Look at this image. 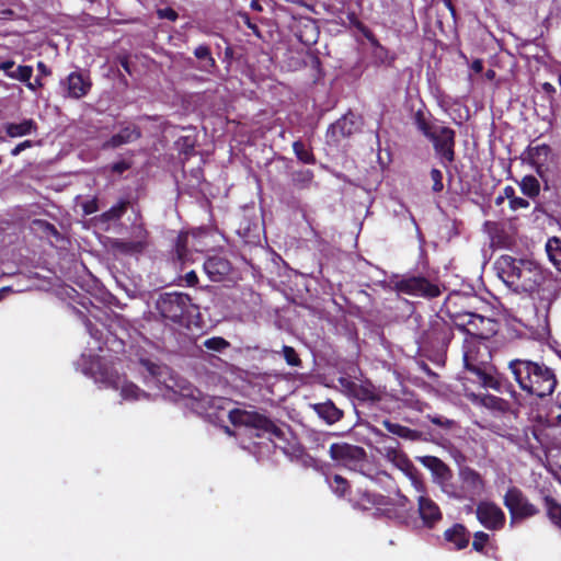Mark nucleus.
Listing matches in <instances>:
<instances>
[{"label": "nucleus", "instance_id": "obj_9", "mask_svg": "<svg viewBox=\"0 0 561 561\" xmlns=\"http://www.w3.org/2000/svg\"><path fill=\"white\" fill-rule=\"evenodd\" d=\"M329 455L336 465L351 470H362L367 460V453L363 447L346 442L332 443Z\"/></svg>", "mask_w": 561, "mask_h": 561}, {"label": "nucleus", "instance_id": "obj_40", "mask_svg": "<svg viewBox=\"0 0 561 561\" xmlns=\"http://www.w3.org/2000/svg\"><path fill=\"white\" fill-rule=\"evenodd\" d=\"M32 227L34 230L43 232L46 237H59L57 228L44 219H34Z\"/></svg>", "mask_w": 561, "mask_h": 561}, {"label": "nucleus", "instance_id": "obj_24", "mask_svg": "<svg viewBox=\"0 0 561 561\" xmlns=\"http://www.w3.org/2000/svg\"><path fill=\"white\" fill-rule=\"evenodd\" d=\"M367 41L369 42V44L373 47L371 58H373L374 66H376V67H381V66L392 67L397 59V55L393 53H390V50L388 48H386L383 45H381V43L376 37V35H373Z\"/></svg>", "mask_w": 561, "mask_h": 561}, {"label": "nucleus", "instance_id": "obj_57", "mask_svg": "<svg viewBox=\"0 0 561 561\" xmlns=\"http://www.w3.org/2000/svg\"><path fill=\"white\" fill-rule=\"evenodd\" d=\"M99 209L98 201L95 198L88 201L83 204V213L85 215H91L96 213Z\"/></svg>", "mask_w": 561, "mask_h": 561}, {"label": "nucleus", "instance_id": "obj_34", "mask_svg": "<svg viewBox=\"0 0 561 561\" xmlns=\"http://www.w3.org/2000/svg\"><path fill=\"white\" fill-rule=\"evenodd\" d=\"M293 150L296 158L305 164H316L317 159L311 148H308L302 140L293 142Z\"/></svg>", "mask_w": 561, "mask_h": 561}, {"label": "nucleus", "instance_id": "obj_61", "mask_svg": "<svg viewBox=\"0 0 561 561\" xmlns=\"http://www.w3.org/2000/svg\"><path fill=\"white\" fill-rule=\"evenodd\" d=\"M119 65L122 66V68L127 72V73H131V70H130V62H129V59L127 56H124V57H121L119 58Z\"/></svg>", "mask_w": 561, "mask_h": 561}, {"label": "nucleus", "instance_id": "obj_37", "mask_svg": "<svg viewBox=\"0 0 561 561\" xmlns=\"http://www.w3.org/2000/svg\"><path fill=\"white\" fill-rule=\"evenodd\" d=\"M314 178L313 171L301 169L291 173V183L299 190L308 188Z\"/></svg>", "mask_w": 561, "mask_h": 561}, {"label": "nucleus", "instance_id": "obj_27", "mask_svg": "<svg viewBox=\"0 0 561 561\" xmlns=\"http://www.w3.org/2000/svg\"><path fill=\"white\" fill-rule=\"evenodd\" d=\"M432 114L428 112L423 104L422 107L416 110L412 116L413 124L416 129L427 139L437 127H435L431 121Z\"/></svg>", "mask_w": 561, "mask_h": 561}, {"label": "nucleus", "instance_id": "obj_35", "mask_svg": "<svg viewBox=\"0 0 561 561\" xmlns=\"http://www.w3.org/2000/svg\"><path fill=\"white\" fill-rule=\"evenodd\" d=\"M543 502L548 518L554 526L561 529V504L550 495H545Z\"/></svg>", "mask_w": 561, "mask_h": 561}, {"label": "nucleus", "instance_id": "obj_46", "mask_svg": "<svg viewBox=\"0 0 561 561\" xmlns=\"http://www.w3.org/2000/svg\"><path fill=\"white\" fill-rule=\"evenodd\" d=\"M430 422L436 426H439L445 430H450L456 425V422L454 420L447 419L444 415L435 414V415H427Z\"/></svg>", "mask_w": 561, "mask_h": 561}, {"label": "nucleus", "instance_id": "obj_64", "mask_svg": "<svg viewBox=\"0 0 561 561\" xmlns=\"http://www.w3.org/2000/svg\"><path fill=\"white\" fill-rule=\"evenodd\" d=\"M42 87H43V82H42V79L38 77L33 82L31 81L27 84V89H30L31 91H36L37 89H39Z\"/></svg>", "mask_w": 561, "mask_h": 561}, {"label": "nucleus", "instance_id": "obj_39", "mask_svg": "<svg viewBox=\"0 0 561 561\" xmlns=\"http://www.w3.org/2000/svg\"><path fill=\"white\" fill-rule=\"evenodd\" d=\"M329 485L332 492L339 497H345L347 494L351 493L350 482L341 474H334L329 480Z\"/></svg>", "mask_w": 561, "mask_h": 561}, {"label": "nucleus", "instance_id": "obj_5", "mask_svg": "<svg viewBox=\"0 0 561 561\" xmlns=\"http://www.w3.org/2000/svg\"><path fill=\"white\" fill-rule=\"evenodd\" d=\"M89 369L95 382L103 385L105 388L121 390L123 400L136 401L142 397H148L137 385L127 381L126 376L121 375L111 360L96 357L90 363Z\"/></svg>", "mask_w": 561, "mask_h": 561}, {"label": "nucleus", "instance_id": "obj_3", "mask_svg": "<svg viewBox=\"0 0 561 561\" xmlns=\"http://www.w3.org/2000/svg\"><path fill=\"white\" fill-rule=\"evenodd\" d=\"M455 299H462V297L458 293L448 295L445 300V312L453 325L466 334L465 340H474V343L484 342L497 333L499 322L495 319L458 310Z\"/></svg>", "mask_w": 561, "mask_h": 561}, {"label": "nucleus", "instance_id": "obj_30", "mask_svg": "<svg viewBox=\"0 0 561 561\" xmlns=\"http://www.w3.org/2000/svg\"><path fill=\"white\" fill-rule=\"evenodd\" d=\"M195 58H197L202 65L199 69L207 73H213L217 69V62L211 55L210 47L206 44L198 45L193 51Z\"/></svg>", "mask_w": 561, "mask_h": 561}, {"label": "nucleus", "instance_id": "obj_38", "mask_svg": "<svg viewBox=\"0 0 561 561\" xmlns=\"http://www.w3.org/2000/svg\"><path fill=\"white\" fill-rule=\"evenodd\" d=\"M130 202L128 199H121L117 204L113 205L110 209L102 214L104 221H114L121 219L127 211Z\"/></svg>", "mask_w": 561, "mask_h": 561}, {"label": "nucleus", "instance_id": "obj_50", "mask_svg": "<svg viewBox=\"0 0 561 561\" xmlns=\"http://www.w3.org/2000/svg\"><path fill=\"white\" fill-rule=\"evenodd\" d=\"M157 14L159 19H165L172 22L176 21L179 18V13L171 7L158 9Z\"/></svg>", "mask_w": 561, "mask_h": 561}, {"label": "nucleus", "instance_id": "obj_16", "mask_svg": "<svg viewBox=\"0 0 561 561\" xmlns=\"http://www.w3.org/2000/svg\"><path fill=\"white\" fill-rule=\"evenodd\" d=\"M142 136L141 128L136 124H127L121 125L119 130L112 135L107 140H105L102 145V148L107 149H117L124 145L133 144L139 140Z\"/></svg>", "mask_w": 561, "mask_h": 561}, {"label": "nucleus", "instance_id": "obj_18", "mask_svg": "<svg viewBox=\"0 0 561 561\" xmlns=\"http://www.w3.org/2000/svg\"><path fill=\"white\" fill-rule=\"evenodd\" d=\"M204 272L211 282H222L230 274L232 265L220 255L209 256L203 264Z\"/></svg>", "mask_w": 561, "mask_h": 561}, {"label": "nucleus", "instance_id": "obj_55", "mask_svg": "<svg viewBox=\"0 0 561 561\" xmlns=\"http://www.w3.org/2000/svg\"><path fill=\"white\" fill-rule=\"evenodd\" d=\"M33 146V141L32 140H24L20 144H18L12 150H11V156L13 157H16L19 156L22 151H24L25 149L27 148H31Z\"/></svg>", "mask_w": 561, "mask_h": 561}, {"label": "nucleus", "instance_id": "obj_4", "mask_svg": "<svg viewBox=\"0 0 561 561\" xmlns=\"http://www.w3.org/2000/svg\"><path fill=\"white\" fill-rule=\"evenodd\" d=\"M496 268L508 286L527 293L536 291L545 279L541 267L530 260L502 255Z\"/></svg>", "mask_w": 561, "mask_h": 561}, {"label": "nucleus", "instance_id": "obj_53", "mask_svg": "<svg viewBox=\"0 0 561 561\" xmlns=\"http://www.w3.org/2000/svg\"><path fill=\"white\" fill-rule=\"evenodd\" d=\"M307 56H308V59H309L310 67L312 69H314L317 72H320L321 71V67H322V62H321L320 57L316 53H313V51H308ZM304 64L308 65L307 61H304Z\"/></svg>", "mask_w": 561, "mask_h": 561}, {"label": "nucleus", "instance_id": "obj_41", "mask_svg": "<svg viewBox=\"0 0 561 561\" xmlns=\"http://www.w3.org/2000/svg\"><path fill=\"white\" fill-rule=\"evenodd\" d=\"M203 345L214 352H224L228 347H230L229 341L221 336H213L204 341Z\"/></svg>", "mask_w": 561, "mask_h": 561}, {"label": "nucleus", "instance_id": "obj_13", "mask_svg": "<svg viewBox=\"0 0 561 561\" xmlns=\"http://www.w3.org/2000/svg\"><path fill=\"white\" fill-rule=\"evenodd\" d=\"M427 140L432 142L436 158L448 168L456 159V131L448 126H440Z\"/></svg>", "mask_w": 561, "mask_h": 561}, {"label": "nucleus", "instance_id": "obj_49", "mask_svg": "<svg viewBox=\"0 0 561 561\" xmlns=\"http://www.w3.org/2000/svg\"><path fill=\"white\" fill-rule=\"evenodd\" d=\"M238 15H239L240 20L242 21V23L248 28H250L256 37L262 38V34H261L259 26L252 22L250 14L248 12H239Z\"/></svg>", "mask_w": 561, "mask_h": 561}, {"label": "nucleus", "instance_id": "obj_2", "mask_svg": "<svg viewBox=\"0 0 561 561\" xmlns=\"http://www.w3.org/2000/svg\"><path fill=\"white\" fill-rule=\"evenodd\" d=\"M463 367L472 375V380L483 388L492 389L500 393L511 392L516 394L511 382H508L492 364V355L484 342L463 340L462 343Z\"/></svg>", "mask_w": 561, "mask_h": 561}, {"label": "nucleus", "instance_id": "obj_48", "mask_svg": "<svg viewBox=\"0 0 561 561\" xmlns=\"http://www.w3.org/2000/svg\"><path fill=\"white\" fill-rule=\"evenodd\" d=\"M431 179L433 181L432 191L434 193H439L444 190L443 183V173L440 170L433 168L430 172Z\"/></svg>", "mask_w": 561, "mask_h": 561}, {"label": "nucleus", "instance_id": "obj_1", "mask_svg": "<svg viewBox=\"0 0 561 561\" xmlns=\"http://www.w3.org/2000/svg\"><path fill=\"white\" fill-rule=\"evenodd\" d=\"M507 370L523 392L537 399L550 397L558 385L554 369L542 360L516 357L508 360Z\"/></svg>", "mask_w": 561, "mask_h": 561}, {"label": "nucleus", "instance_id": "obj_28", "mask_svg": "<svg viewBox=\"0 0 561 561\" xmlns=\"http://www.w3.org/2000/svg\"><path fill=\"white\" fill-rule=\"evenodd\" d=\"M382 426L391 434L399 436L403 439L416 442L422 437V433L420 431L410 428L408 426L401 425L399 423H393L390 420H383Z\"/></svg>", "mask_w": 561, "mask_h": 561}, {"label": "nucleus", "instance_id": "obj_54", "mask_svg": "<svg viewBox=\"0 0 561 561\" xmlns=\"http://www.w3.org/2000/svg\"><path fill=\"white\" fill-rule=\"evenodd\" d=\"M529 202L523 197H517L515 196L514 198H511V202H510V208L512 210H517V209H520V208H528L529 207Z\"/></svg>", "mask_w": 561, "mask_h": 561}, {"label": "nucleus", "instance_id": "obj_11", "mask_svg": "<svg viewBox=\"0 0 561 561\" xmlns=\"http://www.w3.org/2000/svg\"><path fill=\"white\" fill-rule=\"evenodd\" d=\"M233 424L244 425L261 432L257 436L270 435L272 437L283 439L285 434L268 416L256 411L236 410L231 416Z\"/></svg>", "mask_w": 561, "mask_h": 561}, {"label": "nucleus", "instance_id": "obj_43", "mask_svg": "<svg viewBox=\"0 0 561 561\" xmlns=\"http://www.w3.org/2000/svg\"><path fill=\"white\" fill-rule=\"evenodd\" d=\"M490 536L484 531L473 534L472 549L479 553H484L485 545L489 542Z\"/></svg>", "mask_w": 561, "mask_h": 561}, {"label": "nucleus", "instance_id": "obj_17", "mask_svg": "<svg viewBox=\"0 0 561 561\" xmlns=\"http://www.w3.org/2000/svg\"><path fill=\"white\" fill-rule=\"evenodd\" d=\"M65 85L66 96L79 100L88 95L92 88V81L89 75H83L81 71H72L66 78Z\"/></svg>", "mask_w": 561, "mask_h": 561}, {"label": "nucleus", "instance_id": "obj_62", "mask_svg": "<svg viewBox=\"0 0 561 561\" xmlns=\"http://www.w3.org/2000/svg\"><path fill=\"white\" fill-rule=\"evenodd\" d=\"M503 196L504 198H507L508 202H511V198H514L516 196L514 187L510 185L505 186L503 190Z\"/></svg>", "mask_w": 561, "mask_h": 561}, {"label": "nucleus", "instance_id": "obj_31", "mask_svg": "<svg viewBox=\"0 0 561 561\" xmlns=\"http://www.w3.org/2000/svg\"><path fill=\"white\" fill-rule=\"evenodd\" d=\"M480 404L488 410L501 414H505L511 410V403L507 400L490 393L483 394L480 398Z\"/></svg>", "mask_w": 561, "mask_h": 561}, {"label": "nucleus", "instance_id": "obj_26", "mask_svg": "<svg viewBox=\"0 0 561 561\" xmlns=\"http://www.w3.org/2000/svg\"><path fill=\"white\" fill-rule=\"evenodd\" d=\"M312 409L320 419L330 425L339 422L344 415L343 411L339 409L332 400L314 403L312 404Z\"/></svg>", "mask_w": 561, "mask_h": 561}, {"label": "nucleus", "instance_id": "obj_60", "mask_svg": "<svg viewBox=\"0 0 561 561\" xmlns=\"http://www.w3.org/2000/svg\"><path fill=\"white\" fill-rule=\"evenodd\" d=\"M541 89L545 93L552 96L556 93V88L550 82H543Z\"/></svg>", "mask_w": 561, "mask_h": 561}, {"label": "nucleus", "instance_id": "obj_32", "mask_svg": "<svg viewBox=\"0 0 561 561\" xmlns=\"http://www.w3.org/2000/svg\"><path fill=\"white\" fill-rule=\"evenodd\" d=\"M188 256V234L187 232H180L175 238L172 259L181 264L185 263Z\"/></svg>", "mask_w": 561, "mask_h": 561}, {"label": "nucleus", "instance_id": "obj_12", "mask_svg": "<svg viewBox=\"0 0 561 561\" xmlns=\"http://www.w3.org/2000/svg\"><path fill=\"white\" fill-rule=\"evenodd\" d=\"M503 504L510 512L511 525L539 514V508L530 503L517 486L507 489L503 497Z\"/></svg>", "mask_w": 561, "mask_h": 561}, {"label": "nucleus", "instance_id": "obj_14", "mask_svg": "<svg viewBox=\"0 0 561 561\" xmlns=\"http://www.w3.org/2000/svg\"><path fill=\"white\" fill-rule=\"evenodd\" d=\"M476 516L479 523L489 530L497 531L503 529L505 526V513L494 502H479L476 507Z\"/></svg>", "mask_w": 561, "mask_h": 561}, {"label": "nucleus", "instance_id": "obj_33", "mask_svg": "<svg viewBox=\"0 0 561 561\" xmlns=\"http://www.w3.org/2000/svg\"><path fill=\"white\" fill-rule=\"evenodd\" d=\"M518 185L522 193L528 198L535 199L540 194V182L534 175H525Z\"/></svg>", "mask_w": 561, "mask_h": 561}, {"label": "nucleus", "instance_id": "obj_51", "mask_svg": "<svg viewBox=\"0 0 561 561\" xmlns=\"http://www.w3.org/2000/svg\"><path fill=\"white\" fill-rule=\"evenodd\" d=\"M356 397L360 400H365V401H375L377 400V396L376 393L374 392V390L369 389V388H366V387H363L360 386L357 391H356Z\"/></svg>", "mask_w": 561, "mask_h": 561}, {"label": "nucleus", "instance_id": "obj_59", "mask_svg": "<svg viewBox=\"0 0 561 561\" xmlns=\"http://www.w3.org/2000/svg\"><path fill=\"white\" fill-rule=\"evenodd\" d=\"M15 62L12 59H8L0 62V70L4 71L5 76L8 77V72L12 71V68L14 67Z\"/></svg>", "mask_w": 561, "mask_h": 561}, {"label": "nucleus", "instance_id": "obj_15", "mask_svg": "<svg viewBox=\"0 0 561 561\" xmlns=\"http://www.w3.org/2000/svg\"><path fill=\"white\" fill-rule=\"evenodd\" d=\"M551 154L550 146L542 144L538 146H528L527 157L529 163L535 168L536 173L543 182V188L549 190V183L551 182L550 170L546 165V161Z\"/></svg>", "mask_w": 561, "mask_h": 561}, {"label": "nucleus", "instance_id": "obj_42", "mask_svg": "<svg viewBox=\"0 0 561 561\" xmlns=\"http://www.w3.org/2000/svg\"><path fill=\"white\" fill-rule=\"evenodd\" d=\"M283 356L287 365L293 367H300L302 362L293 346L284 345L283 346Z\"/></svg>", "mask_w": 561, "mask_h": 561}, {"label": "nucleus", "instance_id": "obj_56", "mask_svg": "<svg viewBox=\"0 0 561 561\" xmlns=\"http://www.w3.org/2000/svg\"><path fill=\"white\" fill-rule=\"evenodd\" d=\"M183 279L185 280L186 286L194 287L198 284V276L195 271L187 272Z\"/></svg>", "mask_w": 561, "mask_h": 561}, {"label": "nucleus", "instance_id": "obj_52", "mask_svg": "<svg viewBox=\"0 0 561 561\" xmlns=\"http://www.w3.org/2000/svg\"><path fill=\"white\" fill-rule=\"evenodd\" d=\"M32 76H33V67L32 66H27V65L20 66L19 81L25 83V85L27 87V84L31 82Z\"/></svg>", "mask_w": 561, "mask_h": 561}, {"label": "nucleus", "instance_id": "obj_25", "mask_svg": "<svg viewBox=\"0 0 561 561\" xmlns=\"http://www.w3.org/2000/svg\"><path fill=\"white\" fill-rule=\"evenodd\" d=\"M356 126L353 119V115H344L329 126L327 136L334 141H339L341 138L353 135Z\"/></svg>", "mask_w": 561, "mask_h": 561}, {"label": "nucleus", "instance_id": "obj_10", "mask_svg": "<svg viewBox=\"0 0 561 561\" xmlns=\"http://www.w3.org/2000/svg\"><path fill=\"white\" fill-rule=\"evenodd\" d=\"M131 237L130 240L115 239L112 242L113 251L125 256H139L149 249L150 232L145 224L131 225Z\"/></svg>", "mask_w": 561, "mask_h": 561}, {"label": "nucleus", "instance_id": "obj_44", "mask_svg": "<svg viewBox=\"0 0 561 561\" xmlns=\"http://www.w3.org/2000/svg\"><path fill=\"white\" fill-rule=\"evenodd\" d=\"M347 19L350 23L359 31L366 39L370 38L373 35H375L369 27H367L358 18L357 15L352 12L347 14Z\"/></svg>", "mask_w": 561, "mask_h": 561}, {"label": "nucleus", "instance_id": "obj_58", "mask_svg": "<svg viewBox=\"0 0 561 561\" xmlns=\"http://www.w3.org/2000/svg\"><path fill=\"white\" fill-rule=\"evenodd\" d=\"M130 168V163L126 162L124 160L117 161L112 164V171L118 174H122L123 172L127 171Z\"/></svg>", "mask_w": 561, "mask_h": 561}, {"label": "nucleus", "instance_id": "obj_6", "mask_svg": "<svg viewBox=\"0 0 561 561\" xmlns=\"http://www.w3.org/2000/svg\"><path fill=\"white\" fill-rule=\"evenodd\" d=\"M192 299L183 293L161 294L156 302L159 314L174 324L188 325L191 318Z\"/></svg>", "mask_w": 561, "mask_h": 561}, {"label": "nucleus", "instance_id": "obj_45", "mask_svg": "<svg viewBox=\"0 0 561 561\" xmlns=\"http://www.w3.org/2000/svg\"><path fill=\"white\" fill-rule=\"evenodd\" d=\"M421 461L425 467L437 472L447 469V466L444 463V461L435 456H425L421 459Z\"/></svg>", "mask_w": 561, "mask_h": 561}, {"label": "nucleus", "instance_id": "obj_7", "mask_svg": "<svg viewBox=\"0 0 561 561\" xmlns=\"http://www.w3.org/2000/svg\"><path fill=\"white\" fill-rule=\"evenodd\" d=\"M393 289L399 294L432 300L443 294L445 286L423 275H403L393 282Z\"/></svg>", "mask_w": 561, "mask_h": 561}, {"label": "nucleus", "instance_id": "obj_63", "mask_svg": "<svg viewBox=\"0 0 561 561\" xmlns=\"http://www.w3.org/2000/svg\"><path fill=\"white\" fill-rule=\"evenodd\" d=\"M471 69L474 72L480 73L483 70V61L481 59H474L471 64Z\"/></svg>", "mask_w": 561, "mask_h": 561}, {"label": "nucleus", "instance_id": "obj_20", "mask_svg": "<svg viewBox=\"0 0 561 561\" xmlns=\"http://www.w3.org/2000/svg\"><path fill=\"white\" fill-rule=\"evenodd\" d=\"M459 477L462 483V490L470 496L480 495L484 490V480L481 474L470 468L460 469Z\"/></svg>", "mask_w": 561, "mask_h": 561}, {"label": "nucleus", "instance_id": "obj_22", "mask_svg": "<svg viewBox=\"0 0 561 561\" xmlns=\"http://www.w3.org/2000/svg\"><path fill=\"white\" fill-rule=\"evenodd\" d=\"M470 531L460 523L454 524L451 527L444 531V539L446 542L453 545L455 550H463L469 546Z\"/></svg>", "mask_w": 561, "mask_h": 561}, {"label": "nucleus", "instance_id": "obj_36", "mask_svg": "<svg viewBox=\"0 0 561 561\" xmlns=\"http://www.w3.org/2000/svg\"><path fill=\"white\" fill-rule=\"evenodd\" d=\"M546 252L552 264L561 272V239L550 238L546 244Z\"/></svg>", "mask_w": 561, "mask_h": 561}, {"label": "nucleus", "instance_id": "obj_19", "mask_svg": "<svg viewBox=\"0 0 561 561\" xmlns=\"http://www.w3.org/2000/svg\"><path fill=\"white\" fill-rule=\"evenodd\" d=\"M417 511L423 525L430 529L434 528L443 518L439 506L431 497L425 495L419 496Z\"/></svg>", "mask_w": 561, "mask_h": 561}, {"label": "nucleus", "instance_id": "obj_23", "mask_svg": "<svg viewBox=\"0 0 561 561\" xmlns=\"http://www.w3.org/2000/svg\"><path fill=\"white\" fill-rule=\"evenodd\" d=\"M354 508H358L362 511H369L374 507L387 506L390 504V499L375 492L363 491L358 493V496L354 500H351Z\"/></svg>", "mask_w": 561, "mask_h": 561}, {"label": "nucleus", "instance_id": "obj_29", "mask_svg": "<svg viewBox=\"0 0 561 561\" xmlns=\"http://www.w3.org/2000/svg\"><path fill=\"white\" fill-rule=\"evenodd\" d=\"M37 124L34 119H23L21 123H7L4 130L11 138L22 137L36 131Z\"/></svg>", "mask_w": 561, "mask_h": 561}, {"label": "nucleus", "instance_id": "obj_21", "mask_svg": "<svg viewBox=\"0 0 561 561\" xmlns=\"http://www.w3.org/2000/svg\"><path fill=\"white\" fill-rule=\"evenodd\" d=\"M390 443L385 444L382 447V455L385 458L392 462L398 469L408 471L412 467L409 457L400 449V444L393 438L387 437Z\"/></svg>", "mask_w": 561, "mask_h": 561}, {"label": "nucleus", "instance_id": "obj_47", "mask_svg": "<svg viewBox=\"0 0 561 561\" xmlns=\"http://www.w3.org/2000/svg\"><path fill=\"white\" fill-rule=\"evenodd\" d=\"M140 364L145 367V369L148 371V374L160 381V376L162 375L163 369L165 367L158 365L156 363H152L149 359H141Z\"/></svg>", "mask_w": 561, "mask_h": 561}, {"label": "nucleus", "instance_id": "obj_8", "mask_svg": "<svg viewBox=\"0 0 561 561\" xmlns=\"http://www.w3.org/2000/svg\"><path fill=\"white\" fill-rule=\"evenodd\" d=\"M453 327V323L450 324L440 316H434L420 336L422 346L432 350L447 348L454 339Z\"/></svg>", "mask_w": 561, "mask_h": 561}]
</instances>
